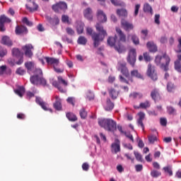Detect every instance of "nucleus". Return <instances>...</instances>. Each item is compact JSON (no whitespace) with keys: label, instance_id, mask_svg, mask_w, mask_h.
I'll return each instance as SVG.
<instances>
[{"label":"nucleus","instance_id":"nucleus-17","mask_svg":"<svg viewBox=\"0 0 181 181\" xmlns=\"http://www.w3.org/2000/svg\"><path fill=\"white\" fill-rule=\"evenodd\" d=\"M16 35H27L28 33V30L25 26L23 25H18L16 27Z\"/></svg>","mask_w":181,"mask_h":181},{"label":"nucleus","instance_id":"nucleus-38","mask_svg":"<svg viewBox=\"0 0 181 181\" xmlns=\"http://www.w3.org/2000/svg\"><path fill=\"white\" fill-rule=\"evenodd\" d=\"M175 90V86L174 83L168 82L167 84V90L168 93H174Z\"/></svg>","mask_w":181,"mask_h":181},{"label":"nucleus","instance_id":"nucleus-2","mask_svg":"<svg viewBox=\"0 0 181 181\" xmlns=\"http://www.w3.org/2000/svg\"><path fill=\"white\" fill-rule=\"evenodd\" d=\"M98 125L105 129L107 132H115L117 130V122L112 119H98Z\"/></svg>","mask_w":181,"mask_h":181},{"label":"nucleus","instance_id":"nucleus-41","mask_svg":"<svg viewBox=\"0 0 181 181\" xmlns=\"http://www.w3.org/2000/svg\"><path fill=\"white\" fill-rule=\"evenodd\" d=\"M148 142L150 144H154L156 141H158V137L154 135L148 136Z\"/></svg>","mask_w":181,"mask_h":181},{"label":"nucleus","instance_id":"nucleus-23","mask_svg":"<svg viewBox=\"0 0 181 181\" xmlns=\"http://www.w3.org/2000/svg\"><path fill=\"white\" fill-rule=\"evenodd\" d=\"M147 47L150 52L156 53L158 52V46L154 43V42L151 41L147 42Z\"/></svg>","mask_w":181,"mask_h":181},{"label":"nucleus","instance_id":"nucleus-62","mask_svg":"<svg viewBox=\"0 0 181 181\" xmlns=\"http://www.w3.org/2000/svg\"><path fill=\"white\" fill-rule=\"evenodd\" d=\"M89 165L88 163H83L82 165V169L83 171H88L89 170Z\"/></svg>","mask_w":181,"mask_h":181},{"label":"nucleus","instance_id":"nucleus-22","mask_svg":"<svg viewBox=\"0 0 181 181\" xmlns=\"http://www.w3.org/2000/svg\"><path fill=\"white\" fill-rule=\"evenodd\" d=\"M130 76L132 78H136L138 79L144 80L143 75L141 74L138 69H134L132 71H130Z\"/></svg>","mask_w":181,"mask_h":181},{"label":"nucleus","instance_id":"nucleus-24","mask_svg":"<svg viewBox=\"0 0 181 181\" xmlns=\"http://www.w3.org/2000/svg\"><path fill=\"white\" fill-rule=\"evenodd\" d=\"M150 96H151V98L154 101H156L157 100H160V95L158 89L154 88L153 90H151V93H150Z\"/></svg>","mask_w":181,"mask_h":181},{"label":"nucleus","instance_id":"nucleus-20","mask_svg":"<svg viewBox=\"0 0 181 181\" xmlns=\"http://www.w3.org/2000/svg\"><path fill=\"white\" fill-rule=\"evenodd\" d=\"M26 8L30 11V12H34L37 11L38 6L37 4L34 1H28V3L26 4Z\"/></svg>","mask_w":181,"mask_h":181},{"label":"nucleus","instance_id":"nucleus-59","mask_svg":"<svg viewBox=\"0 0 181 181\" xmlns=\"http://www.w3.org/2000/svg\"><path fill=\"white\" fill-rule=\"evenodd\" d=\"M114 6H121L122 4L119 0H110Z\"/></svg>","mask_w":181,"mask_h":181},{"label":"nucleus","instance_id":"nucleus-49","mask_svg":"<svg viewBox=\"0 0 181 181\" xmlns=\"http://www.w3.org/2000/svg\"><path fill=\"white\" fill-rule=\"evenodd\" d=\"M22 22L24 23V24H26L28 26H30V27H32L33 23L32 22H30L28 18L27 17H24L23 18V21Z\"/></svg>","mask_w":181,"mask_h":181},{"label":"nucleus","instance_id":"nucleus-12","mask_svg":"<svg viewBox=\"0 0 181 181\" xmlns=\"http://www.w3.org/2000/svg\"><path fill=\"white\" fill-rule=\"evenodd\" d=\"M35 103L38 105L41 106L42 109L45 111H49L50 112H52V110L49 109L48 107V104L46 103L45 101L42 100V99L40 97H36L35 98Z\"/></svg>","mask_w":181,"mask_h":181},{"label":"nucleus","instance_id":"nucleus-37","mask_svg":"<svg viewBox=\"0 0 181 181\" xmlns=\"http://www.w3.org/2000/svg\"><path fill=\"white\" fill-rule=\"evenodd\" d=\"M84 23H78L77 26H76V30H77V33L78 35H81L82 33H83V30H84Z\"/></svg>","mask_w":181,"mask_h":181},{"label":"nucleus","instance_id":"nucleus-26","mask_svg":"<svg viewBox=\"0 0 181 181\" xmlns=\"http://www.w3.org/2000/svg\"><path fill=\"white\" fill-rule=\"evenodd\" d=\"M1 43L8 47L13 45V42H11V40L7 35L3 36L2 40H1Z\"/></svg>","mask_w":181,"mask_h":181},{"label":"nucleus","instance_id":"nucleus-54","mask_svg":"<svg viewBox=\"0 0 181 181\" xmlns=\"http://www.w3.org/2000/svg\"><path fill=\"white\" fill-rule=\"evenodd\" d=\"M140 7H141V5L139 4H136V6H134V16H136L139 15Z\"/></svg>","mask_w":181,"mask_h":181},{"label":"nucleus","instance_id":"nucleus-55","mask_svg":"<svg viewBox=\"0 0 181 181\" xmlns=\"http://www.w3.org/2000/svg\"><path fill=\"white\" fill-rule=\"evenodd\" d=\"M16 74L20 76H23L25 74V71L23 68H18L16 71Z\"/></svg>","mask_w":181,"mask_h":181},{"label":"nucleus","instance_id":"nucleus-8","mask_svg":"<svg viewBox=\"0 0 181 181\" xmlns=\"http://www.w3.org/2000/svg\"><path fill=\"white\" fill-rule=\"evenodd\" d=\"M136 62V49H130L129 51L128 57H127V62H128L130 66L135 67V64Z\"/></svg>","mask_w":181,"mask_h":181},{"label":"nucleus","instance_id":"nucleus-50","mask_svg":"<svg viewBox=\"0 0 181 181\" xmlns=\"http://www.w3.org/2000/svg\"><path fill=\"white\" fill-rule=\"evenodd\" d=\"M150 175H151L153 177L156 178V177L160 176L162 174H161L160 172H159V171L153 170V171H151V173H150Z\"/></svg>","mask_w":181,"mask_h":181},{"label":"nucleus","instance_id":"nucleus-44","mask_svg":"<svg viewBox=\"0 0 181 181\" xmlns=\"http://www.w3.org/2000/svg\"><path fill=\"white\" fill-rule=\"evenodd\" d=\"M11 20L8 18V17H6L5 16H0V24H3L5 23H11Z\"/></svg>","mask_w":181,"mask_h":181},{"label":"nucleus","instance_id":"nucleus-64","mask_svg":"<svg viewBox=\"0 0 181 181\" xmlns=\"http://www.w3.org/2000/svg\"><path fill=\"white\" fill-rule=\"evenodd\" d=\"M125 136L132 141V143H134V139L131 133H125Z\"/></svg>","mask_w":181,"mask_h":181},{"label":"nucleus","instance_id":"nucleus-11","mask_svg":"<svg viewBox=\"0 0 181 181\" xmlns=\"http://www.w3.org/2000/svg\"><path fill=\"white\" fill-rule=\"evenodd\" d=\"M121 25L122 29H124L126 32H130L134 29V25L132 23H129L128 21L125 19L121 20Z\"/></svg>","mask_w":181,"mask_h":181},{"label":"nucleus","instance_id":"nucleus-48","mask_svg":"<svg viewBox=\"0 0 181 181\" xmlns=\"http://www.w3.org/2000/svg\"><path fill=\"white\" fill-rule=\"evenodd\" d=\"M62 22L64 23H67L70 25L69 17L67 15H62Z\"/></svg>","mask_w":181,"mask_h":181},{"label":"nucleus","instance_id":"nucleus-60","mask_svg":"<svg viewBox=\"0 0 181 181\" xmlns=\"http://www.w3.org/2000/svg\"><path fill=\"white\" fill-rule=\"evenodd\" d=\"M6 65H2L0 66V76H2L6 71Z\"/></svg>","mask_w":181,"mask_h":181},{"label":"nucleus","instance_id":"nucleus-9","mask_svg":"<svg viewBox=\"0 0 181 181\" xmlns=\"http://www.w3.org/2000/svg\"><path fill=\"white\" fill-rule=\"evenodd\" d=\"M22 49L24 52V54H25L26 57H28V58L33 57V51L34 49V47L32 44H28V45H23L22 47Z\"/></svg>","mask_w":181,"mask_h":181},{"label":"nucleus","instance_id":"nucleus-7","mask_svg":"<svg viewBox=\"0 0 181 181\" xmlns=\"http://www.w3.org/2000/svg\"><path fill=\"white\" fill-rule=\"evenodd\" d=\"M117 70L120 71L122 76L126 78L129 77V71L127 66V62L124 61H119L117 63Z\"/></svg>","mask_w":181,"mask_h":181},{"label":"nucleus","instance_id":"nucleus-39","mask_svg":"<svg viewBox=\"0 0 181 181\" xmlns=\"http://www.w3.org/2000/svg\"><path fill=\"white\" fill-rule=\"evenodd\" d=\"M79 116H81V118L83 119L87 118L88 112L86 110L84 107L81 108V110H79Z\"/></svg>","mask_w":181,"mask_h":181},{"label":"nucleus","instance_id":"nucleus-28","mask_svg":"<svg viewBox=\"0 0 181 181\" xmlns=\"http://www.w3.org/2000/svg\"><path fill=\"white\" fill-rule=\"evenodd\" d=\"M114 108V103L111 101L110 98H107L106 100V106L105 109L106 111H112Z\"/></svg>","mask_w":181,"mask_h":181},{"label":"nucleus","instance_id":"nucleus-25","mask_svg":"<svg viewBox=\"0 0 181 181\" xmlns=\"http://www.w3.org/2000/svg\"><path fill=\"white\" fill-rule=\"evenodd\" d=\"M46 20L48 23H50V25L53 26L59 25L60 22V20L59 19L58 17H54V18H52V17L46 16Z\"/></svg>","mask_w":181,"mask_h":181},{"label":"nucleus","instance_id":"nucleus-15","mask_svg":"<svg viewBox=\"0 0 181 181\" xmlns=\"http://www.w3.org/2000/svg\"><path fill=\"white\" fill-rule=\"evenodd\" d=\"M97 18L99 22L104 23L107 21V15L104 13L103 10L98 9L97 11Z\"/></svg>","mask_w":181,"mask_h":181},{"label":"nucleus","instance_id":"nucleus-33","mask_svg":"<svg viewBox=\"0 0 181 181\" xmlns=\"http://www.w3.org/2000/svg\"><path fill=\"white\" fill-rule=\"evenodd\" d=\"M151 107V103L148 100H146L144 103H140L139 107H134V109H147Z\"/></svg>","mask_w":181,"mask_h":181},{"label":"nucleus","instance_id":"nucleus-51","mask_svg":"<svg viewBox=\"0 0 181 181\" xmlns=\"http://www.w3.org/2000/svg\"><path fill=\"white\" fill-rule=\"evenodd\" d=\"M144 59L146 62H149L151 61V57L148 52L144 53Z\"/></svg>","mask_w":181,"mask_h":181},{"label":"nucleus","instance_id":"nucleus-3","mask_svg":"<svg viewBox=\"0 0 181 181\" xmlns=\"http://www.w3.org/2000/svg\"><path fill=\"white\" fill-rule=\"evenodd\" d=\"M30 82L35 86H46L47 81L42 78V71L40 69H35V75L30 77Z\"/></svg>","mask_w":181,"mask_h":181},{"label":"nucleus","instance_id":"nucleus-58","mask_svg":"<svg viewBox=\"0 0 181 181\" xmlns=\"http://www.w3.org/2000/svg\"><path fill=\"white\" fill-rule=\"evenodd\" d=\"M66 32L67 35H69L71 36H73L74 35V30L71 28L67 27L66 28Z\"/></svg>","mask_w":181,"mask_h":181},{"label":"nucleus","instance_id":"nucleus-34","mask_svg":"<svg viewBox=\"0 0 181 181\" xmlns=\"http://www.w3.org/2000/svg\"><path fill=\"white\" fill-rule=\"evenodd\" d=\"M14 93L19 97L22 98L23 95L25 93V89L23 86H20L18 89L14 90Z\"/></svg>","mask_w":181,"mask_h":181},{"label":"nucleus","instance_id":"nucleus-56","mask_svg":"<svg viewBox=\"0 0 181 181\" xmlns=\"http://www.w3.org/2000/svg\"><path fill=\"white\" fill-rule=\"evenodd\" d=\"M119 81H120L121 83H125L126 84L129 85V81H127V78L123 77L122 75H119Z\"/></svg>","mask_w":181,"mask_h":181},{"label":"nucleus","instance_id":"nucleus-45","mask_svg":"<svg viewBox=\"0 0 181 181\" xmlns=\"http://www.w3.org/2000/svg\"><path fill=\"white\" fill-rule=\"evenodd\" d=\"M134 158L139 162H143L142 155L138 151H134Z\"/></svg>","mask_w":181,"mask_h":181},{"label":"nucleus","instance_id":"nucleus-32","mask_svg":"<svg viewBox=\"0 0 181 181\" xmlns=\"http://www.w3.org/2000/svg\"><path fill=\"white\" fill-rule=\"evenodd\" d=\"M66 115L68 120H69L71 122H74L78 120L77 116L74 113L68 112Z\"/></svg>","mask_w":181,"mask_h":181},{"label":"nucleus","instance_id":"nucleus-52","mask_svg":"<svg viewBox=\"0 0 181 181\" xmlns=\"http://www.w3.org/2000/svg\"><path fill=\"white\" fill-rule=\"evenodd\" d=\"M7 54V50L0 46V57H4Z\"/></svg>","mask_w":181,"mask_h":181},{"label":"nucleus","instance_id":"nucleus-57","mask_svg":"<svg viewBox=\"0 0 181 181\" xmlns=\"http://www.w3.org/2000/svg\"><path fill=\"white\" fill-rule=\"evenodd\" d=\"M66 102L71 104V105L74 106L76 100H74V98L73 97H68V98L66 99Z\"/></svg>","mask_w":181,"mask_h":181},{"label":"nucleus","instance_id":"nucleus-5","mask_svg":"<svg viewBox=\"0 0 181 181\" xmlns=\"http://www.w3.org/2000/svg\"><path fill=\"white\" fill-rule=\"evenodd\" d=\"M86 33L91 37V39L93 41V47H98L101 42H103V37L100 35V33L93 32V30L91 28H86Z\"/></svg>","mask_w":181,"mask_h":181},{"label":"nucleus","instance_id":"nucleus-6","mask_svg":"<svg viewBox=\"0 0 181 181\" xmlns=\"http://www.w3.org/2000/svg\"><path fill=\"white\" fill-rule=\"evenodd\" d=\"M52 10L56 13H65L68 10V4L65 1H59L52 5Z\"/></svg>","mask_w":181,"mask_h":181},{"label":"nucleus","instance_id":"nucleus-13","mask_svg":"<svg viewBox=\"0 0 181 181\" xmlns=\"http://www.w3.org/2000/svg\"><path fill=\"white\" fill-rule=\"evenodd\" d=\"M110 148L112 153L117 154V153H119L121 151L119 140L115 139V142H113L112 146H110Z\"/></svg>","mask_w":181,"mask_h":181},{"label":"nucleus","instance_id":"nucleus-61","mask_svg":"<svg viewBox=\"0 0 181 181\" xmlns=\"http://www.w3.org/2000/svg\"><path fill=\"white\" fill-rule=\"evenodd\" d=\"M160 125H161V126L166 127V125H167V124H168V122H167L166 118L161 117V118L160 119Z\"/></svg>","mask_w":181,"mask_h":181},{"label":"nucleus","instance_id":"nucleus-63","mask_svg":"<svg viewBox=\"0 0 181 181\" xmlns=\"http://www.w3.org/2000/svg\"><path fill=\"white\" fill-rule=\"evenodd\" d=\"M134 168L137 173H139L143 170V165H136Z\"/></svg>","mask_w":181,"mask_h":181},{"label":"nucleus","instance_id":"nucleus-27","mask_svg":"<svg viewBox=\"0 0 181 181\" xmlns=\"http://www.w3.org/2000/svg\"><path fill=\"white\" fill-rule=\"evenodd\" d=\"M139 119L137 120L138 125H140L142 130H144V124L143 123V121L145 118V114L144 112L138 113Z\"/></svg>","mask_w":181,"mask_h":181},{"label":"nucleus","instance_id":"nucleus-40","mask_svg":"<svg viewBox=\"0 0 181 181\" xmlns=\"http://www.w3.org/2000/svg\"><path fill=\"white\" fill-rule=\"evenodd\" d=\"M174 69L179 73H181V63L179 60L174 62Z\"/></svg>","mask_w":181,"mask_h":181},{"label":"nucleus","instance_id":"nucleus-30","mask_svg":"<svg viewBox=\"0 0 181 181\" xmlns=\"http://www.w3.org/2000/svg\"><path fill=\"white\" fill-rule=\"evenodd\" d=\"M117 14L119 16L127 18V16H128V12H127V9L121 8V9H117Z\"/></svg>","mask_w":181,"mask_h":181},{"label":"nucleus","instance_id":"nucleus-4","mask_svg":"<svg viewBox=\"0 0 181 181\" xmlns=\"http://www.w3.org/2000/svg\"><path fill=\"white\" fill-rule=\"evenodd\" d=\"M117 40V35H115L114 37L110 36L108 39H107V44L109 46L114 47L115 50H116L119 54H122L126 50L125 47L119 41L116 44Z\"/></svg>","mask_w":181,"mask_h":181},{"label":"nucleus","instance_id":"nucleus-47","mask_svg":"<svg viewBox=\"0 0 181 181\" xmlns=\"http://www.w3.org/2000/svg\"><path fill=\"white\" fill-rule=\"evenodd\" d=\"M163 170L165 173H168L169 176L173 175V171L170 166L164 167Z\"/></svg>","mask_w":181,"mask_h":181},{"label":"nucleus","instance_id":"nucleus-10","mask_svg":"<svg viewBox=\"0 0 181 181\" xmlns=\"http://www.w3.org/2000/svg\"><path fill=\"white\" fill-rule=\"evenodd\" d=\"M147 76L154 81H157L158 78V74L155 71V67L154 66H152L151 64L148 65Z\"/></svg>","mask_w":181,"mask_h":181},{"label":"nucleus","instance_id":"nucleus-43","mask_svg":"<svg viewBox=\"0 0 181 181\" xmlns=\"http://www.w3.org/2000/svg\"><path fill=\"white\" fill-rule=\"evenodd\" d=\"M167 112L169 115H176V110L174 107L168 106L167 107Z\"/></svg>","mask_w":181,"mask_h":181},{"label":"nucleus","instance_id":"nucleus-19","mask_svg":"<svg viewBox=\"0 0 181 181\" xmlns=\"http://www.w3.org/2000/svg\"><path fill=\"white\" fill-rule=\"evenodd\" d=\"M55 102L53 104L54 108L57 111H61L62 108V99L58 95H55Z\"/></svg>","mask_w":181,"mask_h":181},{"label":"nucleus","instance_id":"nucleus-18","mask_svg":"<svg viewBox=\"0 0 181 181\" xmlns=\"http://www.w3.org/2000/svg\"><path fill=\"white\" fill-rule=\"evenodd\" d=\"M46 62L48 65L53 66V67L58 66L60 61L59 59L53 58V57H45Z\"/></svg>","mask_w":181,"mask_h":181},{"label":"nucleus","instance_id":"nucleus-35","mask_svg":"<svg viewBox=\"0 0 181 181\" xmlns=\"http://www.w3.org/2000/svg\"><path fill=\"white\" fill-rule=\"evenodd\" d=\"M24 66L27 69L28 72L30 73L34 69L35 64L33 62H27L25 64H24Z\"/></svg>","mask_w":181,"mask_h":181},{"label":"nucleus","instance_id":"nucleus-31","mask_svg":"<svg viewBox=\"0 0 181 181\" xmlns=\"http://www.w3.org/2000/svg\"><path fill=\"white\" fill-rule=\"evenodd\" d=\"M109 94L112 100H116L117 96H119V92L115 90V89L114 88H111L109 90Z\"/></svg>","mask_w":181,"mask_h":181},{"label":"nucleus","instance_id":"nucleus-46","mask_svg":"<svg viewBox=\"0 0 181 181\" xmlns=\"http://www.w3.org/2000/svg\"><path fill=\"white\" fill-rule=\"evenodd\" d=\"M132 42H133L134 45H139V43H140L139 38L135 34H133L132 35Z\"/></svg>","mask_w":181,"mask_h":181},{"label":"nucleus","instance_id":"nucleus-29","mask_svg":"<svg viewBox=\"0 0 181 181\" xmlns=\"http://www.w3.org/2000/svg\"><path fill=\"white\" fill-rule=\"evenodd\" d=\"M129 98L132 100H141L143 98V94L137 92H133L132 93L129 94Z\"/></svg>","mask_w":181,"mask_h":181},{"label":"nucleus","instance_id":"nucleus-42","mask_svg":"<svg viewBox=\"0 0 181 181\" xmlns=\"http://www.w3.org/2000/svg\"><path fill=\"white\" fill-rule=\"evenodd\" d=\"M144 11L145 13H153L152 7L149 5V4H145L144 6Z\"/></svg>","mask_w":181,"mask_h":181},{"label":"nucleus","instance_id":"nucleus-14","mask_svg":"<svg viewBox=\"0 0 181 181\" xmlns=\"http://www.w3.org/2000/svg\"><path fill=\"white\" fill-rule=\"evenodd\" d=\"M95 28H96L97 32H98V34H100V37H103V41L105 39V37L107 36V30H104L103 25L100 23H98L96 24Z\"/></svg>","mask_w":181,"mask_h":181},{"label":"nucleus","instance_id":"nucleus-16","mask_svg":"<svg viewBox=\"0 0 181 181\" xmlns=\"http://www.w3.org/2000/svg\"><path fill=\"white\" fill-rule=\"evenodd\" d=\"M116 32L119 38V42H122V43L127 42V35L123 33L122 30L119 27H117Z\"/></svg>","mask_w":181,"mask_h":181},{"label":"nucleus","instance_id":"nucleus-36","mask_svg":"<svg viewBox=\"0 0 181 181\" xmlns=\"http://www.w3.org/2000/svg\"><path fill=\"white\" fill-rule=\"evenodd\" d=\"M88 39L84 36H79L77 40L78 45H87Z\"/></svg>","mask_w":181,"mask_h":181},{"label":"nucleus","instance_id":"nucleus-53","mask_svg":"<svg viewBox=\"0 0 181 181\" xmlns=\"http://www.w3.org/2000/svg\"><path fill=\"white\" fill-rule=\"evenodd\" d=\"M21 51H19L18 49H12L13 56L18 57L21 56Z\"/></svg>","mask_w":181,"mask_h":181},{"label":"nucleus","instance_id":"nucleus-21","mask_svg":"<svg viewBox=\"0 0 181 181\" xmlns=\"http://www.w3.org/2000/svg\"><path fill=\"white\" fill-rule=\"evenodd\" d=\"M83 16L86 19L89 21L93 20V11L91 8L88 7L86 9L83 10Z\"/></svg>","mask_w":181,"mask_h":181},{"label":"nucleus","instance_id":"nucleus-1","mask_svg":"<svg viewBox=\"0 0 181 181\" xmlns=\"http://www.w3.org/2000/svg\"><path fill=\"white\" fill-rule=\"evenodd\" d=\"M154 63L156 66H159L161 69L167 71L170 63V58L166 53H164L163 55H156L154 59Z\"/></svg>","mask_w":181,"mask_h":181}]
</instances>
